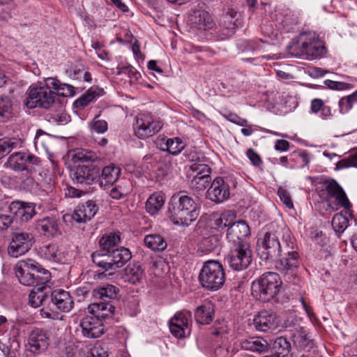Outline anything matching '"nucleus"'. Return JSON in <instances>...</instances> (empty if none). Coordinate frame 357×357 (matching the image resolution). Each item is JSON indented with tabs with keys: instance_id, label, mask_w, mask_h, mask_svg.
<instances>
[{
	"instance_id": "obj_1",
	"label": "nucleus",
	"mask_w": 357,
	"mask_h": 357,
	"mask_svg": "<svg viewBox=\"0 0 357 357\" xmlns=\"http://www.w3.org/2000/svg\"><path fill=\"white\" fill-rule=\"evenodd\" d=\"M257 253L261 260L274 262L284 275H294L299 264L297 245L287 228L266 231L257 241Z\"/></svg>"
},
{
	"instance_id": "obj_2",
	"label": "nucleus",
	"mask_w": 357,
	"mask_h": 357,
	"mask_svg": "<svg viewBox=\"0 0 357 357\" xmlns=\"http://www.w3.org/2000/svg\"><path fill=\"white\" fill-rule=\"evenodd\" d=\"M195 200L184 192L174 194L168 202L167 216L176 225L188 226L198 217Z\"/></svg>"
},
{
	"instance_id": "obj_3",
	"label": "nucleus",
	"mask_w": 357,
	"mask_h": 357,
	"mask_svg": "<svg viewBox=\"0 0 357 357\" xmlns=\"http://www.w3.org/2000/svg\"><path fill=\"white\" fill-rule=\"evenodd\" d=\"M15 275L22 284L33 287L38 284H47L50 280V273L31 259L22 261L17 267Z\"/></svg>"
},
{
	"instance_id": "obj_4",
	"label": "nucleus",
	"mask_w": 357,
	"mask_h": 357,
	"mask_svg": "<svg viewBox=\"0 0 357 357\" xmlns=\"http://www.w3.org/2000/svg\"><path fill=\"white\" fill-rule=\"evenodd\" d=\"M201 286L211 291L220 289L225 282V271L223 265L216 260L206 261L199 274Z\"/></svg>"
},
{
	"instance_id": "obj_5",
	"label": "nucleus",
	"mask_w": 357,
	"mask_h": 357,
	"mask_svg": "<svg viewBox=\"0 0 357 357\" xmlns=\"http://www.w3.org/2000/svg\"><path fill=\"white\" fill-rule=\"evenodd\" d=\"M282 281L279 275L273 272L264 273L252 284V294L263 302H268L280 291Z\"/></svg>"
},
{
	"instance_id": "obj_6",
	"label": "nucleus",
	"mask_w": 357,
	"mask_h": 357,
	"mask_svg": "<svg viewBox=\"0 0 357 357\" xmlns=\"http://www.w3.org/2000/svg\"><path fill=\"white\" fill-rule=\"evenodd\" d=\"M50 88L51 86L47 83L43 85H31L26 91V97L24 100V106L28 109L36 107L49 109L54 105H60V102L56 100V93L51 91Z\"/></svg>"
},
{
	"instance_id": "obj_7",
	"label": "nucleus",
	"mask_w": 357,
	"mask_h": 357,
	"mask_svg": "<svg viewBox=\"0 0 357 357\" xmlns=\"http://www.w3.org/2000/svg\"><path fill=\"white\" fill-rule=\"evenodd\" d=\"M301 46L294 54L295 56L306 59H314L322 56L326 48L314 32H304L300 36Z\"/></svg>"
},
{
	"instance_id": "obj_8",
	"label": "nucleus",
	"mask_w": 357,
	"mask_h": 357,
	"mask_svg": "<svg viewBox=\"0 0 357 357\" xmlns=\"http://www.w3.org/2000/svg\"><path fill=\"white\" fill-rule=\"evenodd\" d=\"M41 166V160L38 156L29 152L18 151L12 153L8 158L4 167L15 172H26L31 174Z\"/></svg>"
},
{
	"instance_id": "obj_9",
	"label": "nucleus",
	"mask_w": 357,
	"mask_h": 357,
	"mask_svg": "<svg viewBox=\"0 0 357 357\" xmlns=\"http://www.w3.org/2000/svg\"><path fill=\"white\" fill-rule=\"evenodd\" d=\"M252 252L250 243L232 246L225 261L231 268L241 271L246 269L252 262Z\"/></svg>"
},
{
	"instance_id": "obj_10",
	"label": "nucleus",
	"mask_w": 357,
	"mask_h": 357,
	"mask_svg": "<svg viewBox=\"0 0 357 357\" xmlns=\"http://www.w3.org/2000/svg\"><path fill=\"white\" fill-rule=\"evenodd\" d=\"M34 243V237L32 234L17 229L11 234L8 252L13 257H18L27 252Z\"/></svg>"
},
{
	"instance_id": "obj_11",
	"label": "nucleus",
	"mask_w": 357,
	"mask_h": 357,
	"mask_svg": "<svg viewBox=\"0 0 357 357\" xmlns=\"http://www.w3.org/2000/svg\"><path fill=\"white\" fill-rule=\"evenodd\" d=\"M49 345L48 337L45 331L36 328L28 338L27 348L24 353V357H35L36 355L45 351Z\"/></svg>"
},
{
	"instance_id": "obj_12",
	"label": "nucleus",
	"mask_w": 357,
	"mask_h": 357,
	"mask_svg": "<svg viewBox=\"0 0 357 357\" xmlns=\"http://www.w3.org/2000/svg\"><path fill=\"white\" fill-rule=\"evenodd\" d=\"M323 192H326V199L330 202L332 198L335 200V205H340L345 209H349L351 206L346 193L342 188L333 179L326 180L323 183Z\"/></svg>"
},
{
	"instance_id": "obj_13",
	"label": "nucleus",
	"mask_w": 357,
	"mask_h": 357,
	"mask_svg": "<svg viewBox=\"0 0 357 357\" xmlns=\"http://www.w3.org/2000/svg\"><path fill=\"white\" fill-rule=\"evenodd\" d=\"M100 168L93 164L77 166L73 172V180L81 186L91 185L98 177Z\"/></svg>"
},
{
	"instance_id": "obj_14",
	"label": "nucleus",
	"mask_w": 357,
	"mask_h": 357,
	"mask_svg": "<svg viewBox=\"0 0 357 357\" xmlns=\"http://www.w3.org/2000/svg\"><path fill=\"white\" fill-rule=\"evenodd\" d=\"M250 234L248 225L243 220L233 222L229 225L227 231L226 237L227 241L232 243L233 246L249 243L247 238Z\"/></svg>"
},
{
	"instance_id": "obj_15",
	"label": "nucleus",
	"mask_w": 357,
	"mask_h": 357,
	"mask_svg": "<svg viewBox=\"0 0 357 357\" xmlns=\"http://www.w3.org/2000/svg\"><path fill=\"white\" fill-rule=\"evenodd\" d=\"M280 324L276 313L271 310H262L255 316L253 324L255 328L261 332H268L276 329Z\"/></svg>"
},
{
	"instance_id": "obj_16",
	"label": "nucleus",
	"mask_w": 357,
	"mask_h": 357,
	"mask_svg": "<svg viewBox=\"0 0 357 357\" xmlns=\"http://www.w3.org/2000/svg\"><path fill=\"white\" fill-rule=\"evenodd\" d=\"M208 197L213 202L220 203L230 197V187L227 181L222 178L217 177L211 183L207 190Z\"/></svg>"
},
{
	"instance_id": "obj_17",
	"label": "nucleus",
	"mask_w": 357,
	"mask_h": 357,
	"mask_svg": "<svg viewBox=\"0 0 357 357\" xmlns=\"http://www.w3.org/2000/svg\"><path fill=\"white\" fill-rule=\"evenodd\" d=\"M171 333L177 338H183L190 335L188 317L183 312H177L169 321Z\"/></svg>"
},
{
	"instance_id": "obj_18",
	"label": "nucleus",
	"mask_w": 357,
	"mask_h": 357,
	"mask_svg": "<svg viewBox=\"0 0 357 357\" xmlns=\"http://www.w3.org/2000/svg\"><path fill=\"white\" fill-rule=\"evenodd\" d=\"M98 206L93 200H89L79 204L74 211L71 218L78 223H84L90 220L98 211Z\"/></svg>"
},
{
	"instance_id": "obj_19",
	"label": "nucleus",
	"mask_w": 357,
	"mask_h": 357,
	"mask_svg": "<svg viewBox=\"0 0 357 357\" xmlns=\"http://www.w3.org/2000/svg\"><path fill=\"white\" fill-rule=\"evenodd\" d=\"M80 326L84 336L88 338H97L104 333V327L100 319L94 316H86L81 323Z\"/></svg>"
},
{
	"instance_id": "obj_20",
	"label": "nucleus",
	"mask_w": 357,
	"mask_h": 357,
	"mask_svg": "<svg viewBox=\"0 0 357 357\" xmlns=\"http://www.w3.org/2000/svg\"><path fill=\"white\" fill-rule=\"evenodd\" d=\"M9 211L22 222H28L36 214L33 204L20 201L13 202L9 206Z\"/></svg>"
},
{
	"instance_id": "obj_21",
	"label": "nucleus",
	"mask_w": 357,
	"mask_h": 357,
	"mask_svg": "<svg viewBox=\"0 0 357 357\" xmlns=\"http://www.w3.org/2000/svg\"><path fill=\"white\" fill-rule=\"evenodd\" d=\"M50 301L54 309L60 310L63 312L70 311L73 305V299L70 294L63 289H55L50 291Z\"/></svg>"
},
{
	"instance_id": "obj_22",
	"label": "nucleus",
	"mask_w": 357,
	"mask_h": 357,
	"mask_svg": "<svg viewBox=\"0 0 357 357\" xmlns=\"http://www.w3.org/2000/svg\"><path fill=\"white\" fill-rule=\"evenodd\" d=\"M36 229L46 236L56 237L61 234L57 220L54 218L47 217L36 222Z\"/></svg>"
},
{
	"instance_id": "obj_23",
	"label": "nucleus",
	"mask_w": 357,
	"mask_h": 357,
	"mask_svg": "<svg viewBox=\"0 0 357 357\" xmlns=\"http://www.w3.org/2000/svg\"><path fill=\"white\" fill-rule=\"evenodd\" d=\"M50 287L47 284H38L29 294V304L37 307L43 305L50 297Z\"/></svg>"
},
{
	"instance_id": "obj_24",
	"label": "nucleus",
	"mask_w": 357,
	"mask_h": 357,
	"mask_svg": "<svg viewBox=\"0 0 357 357\" xmlns=\"http://www.w3.org/2000/svg\"><path fill=\"white\" fill-rule=\"evenodd\" d=\"M131 258L132 254L128 248L124 247L115 248L109 254V259L112 262L111 270L123 266Z\"/></svg>"
},
{
	"instance_id": "obj_25",
	"label": "nucleus",
	"mask_w": 357,
	"mask_h": 357,
	"mask_svg": "<svg viewBox=\"0 0 357 357\" xmlns=\"http://www.w3.org/2000/svg\"><path fill=\"white\" fill-rule=\"evenodd\" d=\"M162 127L160 121H153L150 116L142 114L137 117L134 128L149 132H153L155 134L158 132Z\"/></svg>"
},
{
	"instance_id": "obj_26",
	"label": "nucleus",
	"mask_w": 357,
	"mask_h": 357,
	"mask_svg": "<svg viewBox=\"0 0 357 357\" xmlns=\"http://www.w3.org/2000/svg\"><path fill=\"white\" fill-rule=\"evenodd\" d=\"M158 146L161 151L177 155L184 149L185 143L178 137L169 139L163 137L158 142Z\"/></svg>"
},
{
	"instance_id": "obj_27",
	"label": "nucleus",
	"mask_w": 357,
	"mask_h": 357,
	"mask_svg": "<svg viewBox=\"0 0 357 357\" xmlns=\"http://www.w3.org/2000/svg\"><path fill=\"white\" fill-rule=\"evenodd\" d=\"M225 117L232 123H234L241 126H245V128L241 129L242 134H252L255 132H262L270 134H278L277 132H273L271 130L264 128H259V126H248L247 121L245 119L240 118L235 114L229 113L227 115H225Z\"/></svg>"
},
{
	"instance_id": "obj_28",
	"label": "nucleus",
	"mask_w": 357,
	"mask_h": 357,
	"mask_svg": "<svg viewBox=\"0 0 357 357\" xmlns=\"http://www.w3.org/2000/svg\"><path fill=\"white\" fill-rule=\"evenodd\" d=\"M121 173V169L112 164L105 167L102 170V174L98 178L99 184L101 187L107 185H113L118 179Z\"/></svg>"
},
{
	"instance_id": "obj_29",
	"label": "nucleus",
	"mask_w": 357,
	"mask_h": 357,
	"mask_svg": "<svg viewBox=\"0 0 357 357\" xmlns=\"http://www.w3.org/2000/svg\"><path fill=\"white\" fill-rule=\"evenodd\" d=\"M243 349L257 353H265L268 350V342L259 337H253L245 340L241 343Z\"/></svg>"
},
{
	"instance_id": "obj_30",
	"label": "nucleus",
	"mask_w": 357,
	"mask_h": 357,
	"mask_svg": "<svg viewBox=\"0 0 357 357\" xmlns=\"http://www.w3.org/2000/svg\"><path fill=\"white\" fill-rule=\"evenodd\" d=\"M221 238L219 235L213 234L204 236L198 245V251L202 253H208L215 251L220 246Z\"/></svg>"
},
{
	"instance_id": "obj_31",
	"label": "nucleus",
	"mask_w": 357,
	"mask_h": 357,
	"mask_svg": "<svg viewBox=\"0 0 357 357\" xmlns=\"http://www.w3.org/2000/svg\"><path fill=\"white\" fill-rule=\"evenodd\" d=\"M39 252L44 258L54 261H61L63 258V253L60 247L56 244H47L39 248Z\"/></svg>"
},
{
	"instance_id": "obj_32",
	"label": "nucleus",
	"mask_w": 357,
	"mask_h": 357,
	"mask_svg": "<svg viewBox=\"0 0 357 357\" xmlns=\"http://www.w3.org/2000/svg\"><path fill=\"white\" fill-rule=\"evenodd\" d=\"M213 306L208 302L197 307L195 312V317L197 323L208 324L213 320Z\"/></svg>"
},
{
	"instance_id": "obj_33",
	"label": "nucleus",
	"mask_w": 357,
	"mask_h": 357,
	"mask_svg": "<svg viewBox=\"0 0 357 357\" xmlns=\"http://www.w3.org/2000/svg\"><path fill=\"white\" fill-rule=\"evenodd\" d=\"M46 83L57 91L56 96L70 97L75 94L74 86L68 84L61 83L56 79L48 77L46 79Z\"/></svg>"
},
{
	"instance_id": "obj_34",
	"label": "nucleus",
	"mask_w": 357,
	"mask_h": 357,
	"mask_svg": "<svg viewBox=\"0 0 357 357\" xmlns=\"http://www.w3.org/2000/svg\"><path fill=\"white\" fill-rule=\"evenodd\" d=\"M190 20L192 24L200 29H211L213 25L211 16L205 10L195 11L191 16Z\"/></svg>"
},
{
	"instance_id": "obj_35",
	"label": "nucleus",
	"mask_w": 357,
	"mask_h": 357,
	"mask_svg": "<svg viewBox=\"0 0 357 357\" xmlns=\"http://www.w3.org/2000/svg\"><path fill=\"white\" fill-rule=\"evenodd\" d=\"M14 116V108L11 98L7 96H0V121H10Z\"/></svg>"
},
{
	"instance_id": "obj_36",
	"label": "nucleus",
	"mask_w": 357,
	"mask_h": 357,
	"mask_svg": "<svg viewBox=\"0 0 357 357\" xmlns=\"http://www.w3.org/2000/svg\"><path fill=\"white\" fill-rule=\"evenodd\" d=\"M144 278V271L139 264L128 266L125 269V278L128 282L136 284L142 282Z\"/></svg>"
},
{
	"instance_id": "obj_37",
	"label": "nucleus",
	"mask_w": 357,
	"mask_h": 357,
	"mask_svg": "<svg viewBox=\"0 0 357 357\" xmlns=\"http://www.w3.org/2000/svg\"><path fill=\"white\" fill-rule=\"evenodd\" d=\"M273 350L275 357H287L291 352V343L284 337H278L273 343Z\"/></svg>"
},
{
	"instance_id": "obj_38",
	"label": "nucleus",
	"mask_w": 357,
	"mask_h": 357,
	"mask_svg": "<svg viewBox=\"0 0 357 357\" xmlns=\"http://www.w3.org/2000/svg\"><path fill=\"white\" fill-rule=\"evenodd\" d=\"M121 241L120 235L118 234H109L102 236L100 239L99 244L103 252L107 254H110L114 248Z\"/></svg>"
},
{
	"instance_id": "obj_39",
	"label": "nucleus",
	"mask_w": 357,
	"mask_h": 357,
	"mask_svg": "<svg viewBox=\"0 0 357 357\" xmlns=\"http://www.w3.org/2000/svg\"><path fill=\"white\" fill-rule=\"evenodd\" d=\"M119 289L112 284H107L93 289L92 295L96 298L104 300L105 298L113 299L116 298Z\"/></svg>"
},
{
	"instance_id": "obj_40",
	"label": "nucleus",
	"mask_w": 357,
	"mask_h": 357,
	"mask_svg": "<svg viewBox=\"0 0 357 357\" xmlns=\"http://www.w3.org/2000/svg\"><path fill=\"white\" fill-rule=\"evenodd\" d=\"M165 204V199L162 195L153 194L146 202V210L151 215L156 214Z\"/></svg>"
},
{
	"instance_id": "obj_41",
	"label": "nucleus",
	"mask_w": 357,
	"mask_h": 357,
	"mask_svg": "<svg viewBox=\"0 0 357 357\" xmlns=\"http://www.w3.org/2000/svg\"><path fill=\"white\" fill-rule=\"evenodd\" d=\"M145 245L153 250L162 251L166 249L167 244L159 234H150L147 235L144 238Z\"/></svg>"
},
{
	"instance_id": "obj_42",
	"label": "nucleus",
	"mask_w": 357,
	"mask_h": 357,
	"mask_svg": "<svg viewBox=\"0 0 357 357\" xmlns=\"http://www.w3.org/2000/svg\"><path fill=\"white\" fill-rule=\"evenodd\" d=\"M310 112L312 114L320 112V117L326 119L331 116V107L324 105V101L320 98L312 100L310 104Z\"/></svg>"
},
{
	"instance_id": "obj_43",
	"label": "nucleus",
	"mask_w": 357,
	"mask_h": 357,
	"mask_svg": "<svg viewBox=\"0 0 357 357\" xmlns=\"http://www.w3.org/2000/svg\"><path fill=\"white\" fill-rule=\"evenodd\" d=\"M99 96L100 94L97 90L90 88L74 102V106L77 109H83Z\"/></svg>"
},
{
	"instance_id": "obj_44",
	"label": "nucleus",
	"mask_w": 357,
	"mask_h": 357,
	"mask_svg": "<svg viewBox=\"0 0 357 357\" xmlns=\"http://www.w3.org/2000/svg\"><path fill=\"white\" fill-rule=\"evenodd\" d=\"M238 13L233 8H227L222 17V22L228 29H234L238 25Z\"/></svg>"
},
{
	"instance_id": "obj_45",
	"label": "nucleus",
	"mask_w": 357,
	"mask_h": 357,
	"mask_svg": "<svg viewBox=\"0 0 357 357\" xmlns=\"http://www.w3.org/2000/svg\"><path fill=\"white\" fill-rule=\"evenodd\" d=\"M294 342L301 348L312 347V341L303 328L296 331L293 335Z\"/></svg>"
},
{
	"instance_id": "obj_46",
	"label": "nucleus",
	"mask_w": 357,
	"mask_h": 357,
	"mask_svg": "<svg viewBox=\"0 0 357 357\" xmlns=\"http://www.w3.org/2000/svg\"><path fill=\"white\" fill-rule=\"evenodd\" d=\"M357 103V90L352 94L342 97L338 102L340 112L347 113Z\"/></svg>"
},
{
	"instance_id": "obj_47",
	"label": "nucleus",
	"mask_w": 357,
	"mask_h": 357,
	"mask_svg": "<svg viewBox=\"0 0 357 357\" xmlns=\"http://www.w3.org/2000/svg\"><path fill=\"white\" fill-rule=\"evenodd\" d=\"M331 224L335 233L340 234L343 233L348 227L349 220L345 215L340 213L333 216Z\"/></svg>"
},
{
	"instance_id": "obj_48",
	"label": "nucleus",
	"mask_w": 357,
	"mask_h": 357,
	"mask_svg": "<svg viewBox=\"0 0 357 357\" xmlns=\"http://www.w3.org/2000/svg\"><path fill=\"white\" fill-rule=\"evenodd\" d=\"M91 259L93 262L98 266L102 268L105 271L111 270L110 265L112 262L109 259V254L100 253L98 252H93L91 255Z\"/></svg>"
},
{
	"instance_id": "obj_49",
	"label": "nucleus",
	"mask_w": 357,
	"mask_h": 357,
	"mask_svg": "<svg viewBox=\"0 0 357 357\" xmlns=\"http://www.w3.org/2000/svg\"><path fill=\"white\" fill-rule=\"evenodd\" d=\"M211 177L204 176H195L190 181V187L197 191L204 190L211 183Z\"/></svg>"
},
{
	"instance_id": "obj_50",
	"label": "nucleus",
	"mask_w": 357,
	"mask_h": 357,
	"mask_svg": "<svg viewBox=\"0 0 357 357\" xmlns=\"http://www.w3.org/2000/svg\"><path fill=\"white\" fill-rule=\"evenodd\" d=\"M19 144L20 140L15 137L0 141V160L16 148Z\"/></svg>"
},
{
	"instance_id": "obj_51",
	"label": "nucleus",
	"mask_w": 357,
	"mask_h": 357,
	"mask_svg": "<svg viewBox=\"0 0 357 357\" xmlns=\"http://www.w3.org/2000/svg\"><path fill=\"white\" fill-rule=\"evenodd\" d=\"M75 160L80 161L82 162H94L98 161L100 158L97 156L96 153L89 150L78 151L75 156Z\"/></svg>"
},
{
	"instance_id": "obj_52",
	"label": "nucleus",
	"mask_w": 357,
	"mask_h": 357,
	"mask_svg": "<svg viewBox=\"0 0 357 357\" xmlns=\"http://www.w3.org/2000/svg\"><path fill=\"white\" fill-rule=\"evenodd\" d=\"M357 168V151L351 152L349 155L336 163L335 169H341L349 167Z\"/></svg>"
},
{
	"instance_id": "obj_53",
	"label": "nucleus",
	"mask_w": 357,
	"mask_h": 357,
	"mask_svg": "<svg viewBox=\"0 0 357 357\" xmlns=\"http://www.w3.org/2000/svg\"><path fill=\"white\" fill-rule=\"evenodd\" d=\"M107 307V302L93 303L88 307L89 312L97 319H100L103 317L105 307Z\"/></svg>"
},
{
	"instance_id": "obj_54",
	"label": "nucleus",
	"mask_w": 357,
	"mask_h": 357,
	"mask_svg": "<svg viewBox=\"0 0 357 357\" xmlns=\"http://www.w3.org/2000/svg\"><path fill=\"white\" fill-rule=\"evenodd\" d=\"M191 169L197 172V174L195 176H204L207 177H211V168L208 165L203 163H197L195 162L191 166Z\"/></svg>"
},
{
	"instance_id": "obj_55",
	"label": "nucleus",
	"mask_w": 357,
	"mask_h": 357,
	"mask_svg": "<svg viewBox=\"0 0 357 357\" xmlns=\"http://www.w3.org/2000/svg\"><path fill=\"white\" fill-rule=\"evenodd\" d=\"M324 84L328 86V88L333 90H347L353 88V86L351 84L342 82H335L331 79L326 80Z\"/></svg>"
},
{
	"instance_id": "obj_56",
	"label": "nucleus",
	"mask_w": 357,
	"mask_h": 357,
	"mask_svg": "<svg viewBox=\"0 0 357 357\" xmlns=\"http://www.w3.org/2000/svg\"><path fill=\"white\" fill-rule=\"evenodd\" d=\"M98 117L96 116L91 126V131L98 133H104L107 130V123L105 120L97 119Z\"/></svg>"
},
{
	"instance_id": "obj_57",
	"label": "nucleus",
	"mask_w": 357,
	"mask_h": 357,
	"mask_svg": "<svg viewBox=\"0 0 357 357\" xmlns=\"http://www.w3.org/2000/svg\"><path fill=\"white\" fill-rule=\"evenodd\" d=\"M88 357H108V352L102 345L96 344L89 352Z\"/></svg>"
},
{
	"instance_id": "obj_58",
	"label": "nucleus",
	"mask_w": 357,
	"mask_h": 357,
	"mask_svg": "<svg viewBox=\"0 0 357 357\" xmlns=\"http://www.w3.org/2000/svg\"><path fill=\"white\" fill-rule=\"evenodd\" d=\"M278 195L281 199V201L285 204V206L291 208L294 206L293 202L291 201V197L288 191L281 187H280L278 190Z\"/></svg>"
},
{
	"instance_id": "obj_59",
	"label": "nucleus",
	"mask_w": 357,
	"mask_h": 357,
	"mask_svg": "<svg viewBox=\"0 0 357 357\" xmlns=\"http://www.w3.org/2000/svg\"><path fill=\"white\" fill-rule=\"evenodd\" d=\"M247 156L250 160L251 163L255 166L259 167L262 164V160L259 155L252 149H249L247 151Z\"/></svg>"
},
{
	"instance_id": "obj_60",
	"label": "nucleus",
	"mask_w": 357,
	"mask_h": 357,
	"mask_svg": "<svg viewBox=\"0 0 357 357\" xmlns=\"http://www.w3.org/2000/svg\"><path fill=\"white\" fill-rule=\"evenodd\" d=\"M92 47L96 50L98 56L102 60L109 59L108 52L102 50V45L99 42H94L91 45Z\"/></svg>"
},
{
	"instance_id": "obj_61",
	"label": "nucleus",
	"mask_w": 357,
	"mask_h": 357,
	"mask_svg": "<svg viewBox=\"0 0 357 357\" xmlns=\"http://www.w3.org/2000/svg\"><path fill=\"white\" fill-rule=\"evenodd\" d=\"M13 217L10 215L0 214V229H7L13 223Z\"/></svg>"
},
{
	"instance_id": "obj_62",
	"label": "nucleus",
	"mask_w": 357,
	"mask_h": 357,
	"mask_svg": "<svg viewBox=\"0 0 357 357\" xmlns=\"http://www.w3.org/2000/svg\"><path fill=\"white\" fill-rule=\"evenodd\" d=\"M232 223L229 221L227 215L226 214H222L220 218L215 220V225L220 228L228 227Z\"/></svg>"
},
{
	"instance_id": "obj_63",
	"label": "nucleus",
	"mask_w": 357,
	"mask_h": 357,
	"mask_svg": "<svg viewBox=\"0 0 357 357\" xmlns=\"http://www.w3.org/2000/svg\"><path fill=\"white\" fill-rule=\"evenodd\" d=\"M274 147L278 151H287L289 149V143L284 139H278L275 142Z\"/></svg>"
},
{
	"instance_id": "obj_64",
	"label": "nucleus",
	"mask_w": 357,
	"mask_h": 357,
	"mask_svg": "<svg viewBox=\"0 0 357 357\" xmlns=\"http://www.w3.org/2000/svg\"><path fill=\"white\" fill-rule=\"evenodd\" d=\"M126 194V192L123 190L120 187H114L109 192L110 196L113 199H121L124 195Z\"/></svg>"
}]
</instances>
